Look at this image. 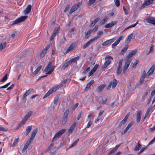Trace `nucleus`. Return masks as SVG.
<instances>
[{
    "mask_svg": "<svg viewBox=\"0 0 155 155\" xmlns=\"http://www.w3.org/2000/svg\"><path fill=\"white\" fill-rule=\"evenodd\" d=\"M28 18V16H21L18 18L16 20L11 22L10 25H14L16 24L19 23L25 20Z\"/></svg>",
    "mask_w": 155,
    "mask_h": 155,
    "instance_id": "f257e3e1",
    "label": "nucleus"
},
{
    "mask_svg": "<svg viewBox=\"0 0 155 155\" xmlns=\"http://www.w3.org/2000/svg\"><path fill=\"white\" fill-rule=\"evenodd\" d=\"M105 60H106V61L105 62L103 66V68H106L111 64V60H113V58L111 56L107 55L105 57Z\"/></svg>",
    "mask_w": 155,
    "mask_h": 155,
    "instance_id": "f03ea898",
    "label": "nucleus"
},
{
    "mask_svg": "<svg viewBox=\"0 0 155 155\" xmlns=\"http://www.w3.org/2000/svg\"><path fill=\"white\" fill-rule=\"evenodd\" d=\"M65 131V129H63L57 133L55 135L54 137H53L52 141H55L58 138L60 137L63 134Z\"/></svg>",
    "mask_w": 155,
    "mask_h": 155,
    "instance_id": "7ed1b4c3",
    "label": "nucleus"
},
{
    "mask_svg": "<svg viewBox=\"0 0 155 155\" xmlns=\"http://www.w3.org/2000/svg\"><path fill=\"white\" fill-rule=\"evenodd\" d=\"M32 113L33 112L31 111H30L27 113L24 116L23 120L21 121V124H25L27 120L31 116Z\"/></svg>",
    "mask_w": 155,
    "mask_h": 155,
    "instance_id": "20e7f679",
    "label": "nucleus"
},
{
    "mask_svg": "<svg viewBox=\"0 0 155 155\" xmlns=\"http://www.w3.org/2000/svg\"><path fill=\"white\" fill-rule=\"evenodd\" d=\"M117 83V80L115 79H114L112 81H111L110 83L107 86V89H110L111 87L113 89L115 88Z\"/></svg>",
    "mask_w": 155,
    "mask_h": 155,
    "instance_id": "39448f33",
    "label": "nucleus"
},
{
    "mask_svg": "<svg viewBox=\"0 0 155 155\" xmlns=\"http://www.w3.org/2000/svg\"><path fill=\"white\" fill-rule=\"evenodd\" d=\"M131 61L132 59H127V61L125 63L124 69L123 70V72L124 74L126 73V71L128 69Z\"/></svg>",
    "mask_w": 155,
    "mask_h": 155,
    "instance_id": "423d86ee",
    "label": "nucleus"
},
{
    "mask_svg": "<svg viewBox=\"0 0 155 155\" xmlns=\"http://www.w3.org/2000/svg\"><path fill=\"white\" fill-rule=\"evenodd\" d=\"M77 46V44L75 43H72L68 48L67 50L66 51L65 53L66 54L68 53L70 51L75 49L76 47Z\"/></svg>",
    "mask_w": 155,
    "mask_h": 155,
    "instance_id": "0eeeda50",
    "label": "nucleus"
},
{
    "mask_svg": "<svg viewBox=\"0 0 155 155\" xmlns=\"http://www.w3.org/2000/svg\"><path fill=\"white\" fill-rule=\"evenodd\" d=\"M153 0H146L144 2L142 5L141 7L144 8L146 6L150 5L153 3Z\"/></svg>",
    "mask_w": 155,
    "mask_h": 155,
    "instance_id": "6e6552de",
    "label": "nucleus"
},
{
    "mask_svg": "<svg viewBox=\"0 0 155 155\" xmlns=\"http://www.w3.org/2000/svg\"><path fill=\"white\" fill-rule=\"evenodd\" d=\"M50 46V45L49 44L45 48V49H43L41 53V54H40V56L41 57H43L45 56V54L46 53L47 51L49 48Z\"/></svg>",
    "mask_w": 155,
    "mask_h": 155,
    "instance_id": "1a4fd4ad",
    "label": "nucleus"
},
{
    "mask_svg": "<svg viewBox=\"0 0 155 155\" xmlns=\"http://www.w3.org/2000/svg\"><path fill=\"white\" fill-rule=\"evenodd\" d=\"M38 130V128H37L34 129L33 131L32 132L31 135V137L30 139H28L29 140H30V141H32L33 140L34 138H35V136L36 134H37V132Z\"/></svg>",
    "mask_w": 155,
    "mask_h": 155,
    "instance_id": "9d476101",
    "label": "nucleus"
},
{
    "mask_svg": "<svg viewBox=\"0 0 155 155\" xmlns=\"http://www.w3.org/2000/svg\"><path fill=\"white\" fill-rule=\"evenodd\" d=\"M117 23V22L116 21H112L111 23L106 25L105 27L107 28H111L114 26Z\"/></svg>",
    "mask_w": 155,
    "mask_h": 155,
    "instance_id": "9b49d317",
    "label": "nucleus"
},
{
    "mask_svg": "<svg viewBox=\"0 0 155 155\" xmlns=\"http://www.w3.org/2000/svg\"><path fill=\"white\" fill-rule=\"evenodd\" d=\"M95 41L93 38L91 39L88 42L86 43L83 47V49H84L88 47L92 43Z\"/></svg>",
    "mask_w": 155,
    "mask_h": 155,
    "instance_id": "f8f14e48",
    "label": "nucleus"
},
{
    "mask_svg": "<svg viewBox=\"0 0 155 155\" xmlns=\"http://www.w3.org/2000/svg\"><path fill=\"white\" fill-rule=\"evenodd\" d=\"M59 29L58 28H55L51 37V40H53L56 35L58 33Z\"/></svg>",
    "mask_w": 155,
    "mask_h": 155,
    "instance_id": "ddd939ff",
    "label": "nucleus"
},
{
    "mask_svg": "<svg viewBox=\"0 0 155 155\" xmlns=\"http://www.w3.org/2000/svg\"><path fill=\"white\" fill-rule=\"evenodd\" d=\"M146 21L148 23L154 25L155 22V18L152 17H150L146 19Z\"/></svg>",
    "mask_w": 155,
    "mask_h": 155,
    "instance_id": "4468645a",
    "label": "nucleus"
},
{
    "mask_svg": "<svg viewBox=\"0 0 155 155\" xmlns=\"http://www.w3.org/2000/svg\"><path fill=\"white\" fill-rule=\"evenodd\" d=\"M137 52V50H134L132 51L129 54H128L127 57V59H132L131 58L132 57L134 54H135Z\"/></svg>",
    "mask_w": 155,
    "mask_h": 155,
    "instance_id": "2eb2a0df",
    "label": "nucleus"
},
{
    "mask_svg": "<svg viewBox=\"0 0 155 155\" xmlns=\"http://www.w3.org/2000/svg\"><path fill=\"white\" fill-rule=\"evenodd\" d=\"M31 7L32 6L31 5H28L24 11L25 14L26 15L29 14L31 11Z\"/></svg>",
    "mask_w": 155,
    "mask_h": 155,
    "instance_id": "dca6fc26",
    "label": "nucleus"
},
{
    "mask_svg": "<svg viewBox=\"0 0 155 155\" xmlns=\"http://www.w3.org/2000/svg\"><path fill=\"white\" fill-rule=\"evenodd\" d=\"M30 140H28L25 144L23 149L22 150V152L24 153L25 152V151L27 150V148H28L29 145L31 143Z\"/></svg>",
    "mask_w": 155,
    "mask_h": 155,
    "instance_id": "f3484780",
    "label": "nucleus"
},
{
    "mask_svg": "<svg viewBox=\"0 0 155 155\" xmlns=\"http://www.w3.org/2000/svg\"><path fill=\"white\" fill-rule=\"evenodd\" d=\"M141 111H138L137 112L136 117H137V119L136 120L137 122V123H139L140 120L141 119Z\"/></svg>",
    "mask_w": 155,
    "mask_h": 155,
    "instance_id": "a211bd4d",
    "label": "nucleus"
},
{
    "mask_svg": "<svg viewBox=\"0 0 155 155\" xmlns=\"http://www.w3.org/2000/svg\"><path fill=\"white\" fill-rule=\"evenodd\" d=\"M105 86V84H102L98 86L97 88V92L98 93L101 92L103 90Z\"/></svg>",
    "mask_w": 155,
    "mask_h": 155,
    "instance_id": "6ab92c4d",
    "label": "nucleus"
},
{
    "mask_svg": "<svg viewBox=\"0 0 155 155\" xmlns=\"http://www.w3.org/2000/svg\"><path fill=\"white\" fill-rule=\"evenodd\" d=\"M52 63L51 61H50L48 63L47 65V66L46 67L45 69V72H48L50 70V69H51V67H52Z\"/></svg>",
    "mask_w": 155,
    "mask_h": 155,
    "instance_id": "aec40b11",
    "label": "nucleus"
},
{
    "mask_svg": "<svg viewBox=\"0 0 155 155\" xmlns=\"http://www.w3.org/2000/svg\"><path fill=\"white\" fill-rule=\"evenodd\" d=\"M129 115L127 114L126 115L124 118L123 120H122L120 122L119 124V126H121L122 125H124L125 124L127 120V119L128 118Z\"/></svg>",
    "mask_w": 155,
    "mask_h": 155,
    "instance_id": "412c9836",
    "label": "nucleus"
},
{
    "mask_svg": "<svg viewBox=\"0 0 155 155\" xmlns=\"http://www.w3.org/2000/svg\"><path fill=\"white\" fill-rule=\"evenodd\" d=\"M103 32L102 31H99L97 33V37L93 38L95 41L100 38L101 35H103Z\"/></svg>",
    "mask_w": 155,
    "mask_h": 155,
    "instance_id": "4be33fe9",
    "label": "nucleus"
},
{
    "mask_svg": "<svg viewBox=\"0 0 155 155\" xmlns=\"http://www.w3.org/2000/svg\"><path fill=\"white\" fill-rule=\"evenodd\" d=\"M76 125V123L74 122L73 124L70 127L69 129L68 130V133H71L73 130L74 129Z\"/></svg>",
    "mask_w": 155,
    "mask_h": 155,
    "instance_id": "5701e85b",
    "label": "nucleus"
},
{
    "mask_svg": "<svg viewBox=\"0 0 155 155\" xmlns=\"http://www.w3.org/2000/svg\"><path fill=\"white\" fill-rule=\"evenodd\" d=\"M114 39V38H112V39H110V40L106 41L104 42L102 44V45L103 46H105L109 45V44L112 42L113 41Z\"/></svg>",
    "mask_w": 155,
    "mask_h": 155,
    "instance_id": "b1692460",
    "label": "nucleus"
},
{
    "mask_svg": "<svg viewBox=\"0 0 155 155\" xmlns=\"http://www.w3.org/2000/svg\"><path fill=\"white\" fill-rule=\"evenodd\" d=\"M121 144H120L117 145L113 149L109 152V154H110L111 153L115 152L117 150L118 147L121 145Z\"/></svg>",
    "mask_w": 155,
    "mask_h": 155,
    "instance_id": "393cba45",
    "label": "nucleus"
},
{
    "mask_svg": "<svg viewBox=\"0 0 155 155\" xmlns=\"http://www.w3.org/2000/svg\"><path fill=\"white\" fill-rule=\"evenodd\" d=\"M121 144H120L117 145L113 149L109 152V154H110L111 153L115 152L117 150L118 147L121 145Z\"/></svg>",
    "mask_w": 155,
    "mask_h": 155,
    "instance_id": "a878e982",
    "label": "nucleus"
},
{
    "mask_svg": "<svg viewBox=\"0 0 155 155\" xmlns=\"http://www.w3.org/2000/svg\"><path fill=\"white\" fill-rule=\"evenodd\" d=\"M133 36V33H131L129 35L125 40V43H128L131 41Z\"/></svg>",
    "mask_w": 155,
    "mask_h": 155,
    "instance_id": "bb28decb",
    "label": "nucleus"
},
{
    "mask_svg": "<svg viewBox=\"0 0 155 155\" xmlns=\"http://www.w3.org/2000/svg\"><path fill=\"white\" fill-rule=\"evenodd\" d=\"M70 65H71V64L70 63V62L68 61L64 64L63 67H62L61 69L63 70H64Z\"/></svg>",
    "mask_w": 155,
    "mask_h": 155,
    "instance_id": "cd10ccee",
    "label": "nucleus"
},
{
    "mask_svg": "<svg viewBox=\"0 0 155 155\" xmlns=\"http://www.w3.org/2000/svg\"><path fill=\"white\" fill-rule=\"evenodd\" d=\"M154 70V68L151 67L148 71L147 73V77H148L150 75L153 74V71Z\"/></svg>",
    "mask_w": 155,
    "mask_h": 155,
    "instance_id": "c85d7f7f",
    "label": "nucleus"
},
{
    "mask_svg": "<svg viewBox=\"0 0 155 155\" xmlns=\"http://www.w3.org/2000/svg\"><path fill=\"white\" fill-rule=\"evenodd\" d=\"M94 82V80H91L90 82L87 83V84L86 87L85 88V90L87 89L90 88L91 85Z\"/></svg>",
    "mask_w": 155,
    "mask_h": 155,
    "instance_id": "c756f323",
    "label": "nucleus"
},
{
    "mask_svg": "<svg viewBox=\"0 0 155 155\" xmlns=\"http://www.w3.org/2000/svg\"><path fill=\"white\" fill-rule=\"evenodd\" d=\"M141 147V145L139 143V142L137 143V144L136 145L135 147L134 148V150L136 151H138L139 149Z\"/></svg>",
    "mask_w": 155,
    "mask_h": 155,
    "instance_id": "7c9ffc66",
    "label": "nucleus"
},
{
    "mask_svg": "<svg viewBox=\"0 0 155 155\" xmlns=\"http://www.w3.org/2000/svg\"><path fill=\"white\" fill-rule=\"evenodd\" d=\"M41 66H40L37 68L33 72L32 74H33L34 75H35L38 73V72L41 69Z\"/></svg>",
    "mask_w": 155,
    "mask_h": 155,
    "instance_id": "2f4dec72",
    "label": "nucleus"
},
{
    "mask_svg": "<svg viewBox=\"0 0 155 155\" xmlns=\"http://www.w3.org/2000/svg\"><path fill=\"white\" fill-rule=\"evenodd\" d=\"M100 20L99 18H97L94 20L92 21L90 26H93L99 20Z\"/></svg>",
    "mask_w": 155,
    "mask_h": 155,
    "instance_id": "473e14b6",
    "label": "nucleus"
},
{
    "mask_svg": "<svg viewBox=\"0 0 155 155\" xmlns=\"http://www.w3.org/2000/svg\"><path fill=\"white\" fill-rule=\"evenodd\" d=\"M55 66H53L51 67V69L50 70L46 73V74L47 75H49L51 74L53 71H54V69L55 68Z\"/></svg>",
    "mask_w": 155,
    "mask_h": 155,
    "instance_id": "72a5a7b5",
    "label": "nucleus"
},
{
    "mask_svg": "<svg viewBox=\"0 0 155 155\" xmlns=\"http://www.w3.org/2000/svg\"><path fill=\"white\" fill-rule=\"evenodd\" d=\"M146 76H145L144 74H143L140 77L139 83L140 84L142 83L143 82Z\"/></svg>",
    "mask_w": 155,
    "mask_h": 155,
    "instance_id": "f704fd0d",
    "label": "nucleus"
},
{
    "mask_svg": "<svg viewBox=\"0 0 155 155\" xmlns=\"http://www.w3.org/2000/svg\"><path fill=\"white\" fill-rule=\"evenodd\" d=\"M6 43L4 42L3 43H1L0 44V51H2L3 49L5 48L6 45Z\"/></svg>",
    "mask_w": 155,
    "mask_h": 155,
    "instance_id": "c9c22d12",
    "label": "nucleus"
},
{
    "mask_svg": "<svg viewBox=\"0 0 155 155\" xmlns=\"http://www.w3.org/2000/svg\"><path fill=\"white\" fill-rule=\"evenodd\" d=\"M32 129V126H28L26 129V135H28Z\"/></svg>",
    "mask_w": 155,
    "mask_h": 155,
    "instance_id": "e433bc0d",
    "label": "nucleus"
},
{
    "mask_svg": "<svg viewBox=\"0 0 155 155\" xmlns=\"http://www.w3.org/2000/svg\"><path fill=\"white\" fill-rule=\"evenodd\" d=\"M128 48V46H127L124 47L121 50L120 53V54H123L126 52Z\"/></svg>",
    "mask_w": 155,
    "mask_h": 155,
    "instance_id": "4c0bfd02",
    "label": "nucleus"
},
{
    "mask_svg": "<svg viewBox=\"0 0 155 155\" xmlns=\"http://www.w3.org/2000/svg\"><path fill=\"white\" fill-rule=\"evenodd\" d=\"M61 86H57L55 87H52L51 89L50 90H51V91H52V93L53 92H54L56 91L57 89H58Z\"/></svg>",
    "mask_w": 155,
    "mask_h": 155,
    "instance_id": "58836bf2",
    "label": "nucleus"
},
{
    "mask_svg": "<svg viewBox=\"0 0 155 155\" xmlns=\"http://www.w3.org/2000/svg\"><path fill=\"white\" fill-rule=\"evenodd\" d=\"M108 18L106 16L100 22L101 25H103L105 24L108 20Z\"/></svg>",
    "mask_w": 155,
    "mask_h": 155,
    "instance_id": "ea45409f",
    "label": "nucleus"
},
{
    "mask_svg": "<svg viewBox=\"0 0 155 155\" xmlns=\"http://www.w3.org/2000/svg\"><path fill=\"white\" fill-rule=\"evenodd\" d=\"M79 139H77L71 145V146H70L68 148L69 149V148H70L71 147H72L75 146L77 143H78V142L79 141Z\"/></svg>",
    "mask_w": 155,
    "mask_h": 155,
    "instance_id": "a19ab883",
    "label": "nucleus"
},
{
    "mask_svg": "<svg viewBox=\"0 0 155 155\" xmlns=\"http://www.w3.org/2000/svg\"><path fill=\"white\" fill-rule=\"evenodd\" d=\"M79 139H77L71 145V146H70L68 148L69 149V148H70L71 147H72L75 146L77 143H78V142L79 141Z\"/></svg>",
    "mask_w": 155,
    "mask_h": 155,
    "instance_id": "79ce46f5",
    "label": "nucleus"
},
{
    "mask_svg": "<svg viewBox=\"0 0 155 155\" xmlns=\"http://www.w3.org/2000/svg\"><path fill=\"white\" fill-rule=\"evenodd\" d=\"M123 59L122 58L121 59L119 63H118V66L117 69H119L120 70H122L121 68V66L122 64Z\"/></svg>",
    "mask_w": 155,
    "mask_h": 155,
    "instance_id": "37998d69",
    "label": "nucleus"
},
{
    "mask_svg": "<svg viewBox=\"0 0 155 155\" xmlns=\"http://www.w3.org/2000/svg\"><path fill=\"white\" fill-rule=\"evenodd\" d=\"M92 32L91 30H89L86 34L85 35V37L86 38H88L90 35L91 34Z\"/></svg>",
    "mask_w": 155,
    "mask_h": 155,
    "instance_id": "c03bdc74",
    "label": "nucleus"
},
{
    "mask_svg": "<svg viewBox=\"0 0 155 155\" xmlns=\"http://www.w3.org/2000/svg\"><path fill=\"white\" fill-rule=\"evenodd\" d=\"M7 74H6L2 79L0 80V82H4L7 79Z\"/></svg>",
    "mask_w": 155,
    "mask_h": 155,
    "instance_id": "a18cd8bd",
    "label": "nucleus"
},
{
    "mask_svg": "<svg viewBox=\"0 0 155 155\" xmlns=\"http://www.w3.org/2000/svg\"><path fill=\"white\" fill-rule=\"evenodd\" d=\"M31 90H28L24 94L22 97L23 98H24L26 97L31 93Z\"/></svg>",
    "mask_w": 155,
    "mask_h": 155,
    "instance_id": "49530a36",
    "label": "nucleus"
},
{
    "mask_svg": "<svg viewBox=\"0 0 155 155\" xmlns=\"http://www.w3.org/2000/svg\"><path fill=\"white\" fill-rule=\"evenodd\" d=\"M52 93V91H51V90H49L46 94L44 95V96L43 98L44 99L45 98H46L48 96H49L50 94H51Z\"/></svg>",
    "mask_w": 155,
    "mask_h": 155,
    "instance_id": "de8ad7c7",
    "label": "nucleus"
},
{
    "mask_svg": "<svg viewBox=\"0 0 155 155\" xmlns=\"http://www.w3.org/2000/svg\"><path fill=\"white\" fill-rule=\"evenodd\" d=\"M148 145L146 146V147H143L140 150L138 153V155H140V154L142 152H143L148 147Z\"/></svg>",
    "mask_w": 155,
    "mask_h": 155,
    "instance_id": "09e8293b",
    "label": "nucleus"
},
{
    "mask_svg": "<svg viewBox=\"0 0 155 155\" xmlns=\"http://www.w3.org/2000/svg\"><path fill=\"white\" fill-rule=\"evenodd\" d=\"M19 140V138H17L14 141V142L12 144V147H14L18 143V141Z\"/></svg>",
    "mask_w": 155,
    "mask_h": 155,
    "instance_id": "8fccbe9b",
    "label": "nucleus"
},
{
    "mask_svg": "<svg viewBox=\"0 0 155 155\" xmlns=\"http://www.w3.org/2000/svg\"><path fill=\"white\" fill-rule=\"evenodd\" d=\"M138 24V21H137L135 24L132 25H130L128 27H127V28H125L124 30H127V29H129V28H132V27H134Z\"/></svg>",
    "mask_w": 155,
    "mask_h": 155,
    "instance_id": "3c124183",
    "label": "nucleus"
},
{
    "mask_svg": "<svg viewBox=\"0 0 155 155\" xmlns=\"http://www.w3.org/2000/svg\"><path fill=\"white\" fill-rule=\"evenodd\" d=\"M76 10V8H74L73 7V6L71 8L69 12V14L71 15L72 13H73Z\"/></svg>",
    "mask_w": 155,
    "mask_h": 155,
    "instance_id": "603ef678",
    "label": "nucleus"
},
{
    "mask_svg": "<svg viewBox=\"0 0 155 155\" xmlns=\"http://www.w3.org/2000/svg\"><path fill=\"white\" fill-rule=\"evenodd\" d=\"M76 10V8H74L73 7V6L71 8L69 12V14L71 15L72 13H73Z\"/></svg>",
    "mask_w": 155,
    "mask_h": 155,
    "instance_id": "864d4df0",
    "label": "nucleus"
},
{
    "mask_svg": "<svg viewBox=\"0 0 155 155\" xmlns=\"http://www.w3.org/2000/svg\"><path fill=\"white\" fill-rule=\"evenodd\" d=\"M76 10V8H74L73 7V6L71 8L69 12V14L71 15L72 13H73Z\"/></svg>",
    "mask_w": 155,
    "mask_h": 155,
    "instance_id": "5fc2aeb1",
    "label": "nucleus"
},
{
    "mask_svg": "<svg viewBox=\"0 0 155 155\" xmlns=\"http://www.w3.org/2000/svg\"><path fill=\"white\" fill-rule=\"evenodd\" d=\"M76 10V8H74L73 7V6L71 8L69 12V14L71 15L72 13H73Z\"/></svg>",
    "mask_w": 155,
    "mask_h": 155,
    "instance_id": "6e6d98bb",
    "label": "nucleus"
},
{
    "mask_svg": "<svg viewBox=\"0 0 155 155\" xmlns=\"http://www.w3.org/2000/svg\"><path fill=\"white\" fill-rule=\"evenodd\" d=\"M139 61V60L138 59L136 60V61L134 62V63L133 64L132 67L135 68H136L137 64L138 62Z\"/></svg>",
    "mask_w": 155,
    "mask_h": 155,
    "instance_id": "4d7b16f0",
    "label": "nucleus"
},
{
    "mask_svg": "<svg viewBox=\"0 0 155 155\" xmlns=\"http://www.w3.org/2000/svg\"><path fill=\"white\" fill-rule=\"evenodd\" d=\"M90 70V67H89L87 68L82 73L84 74H86Z\"/></svg>",
    "mask_w": 155,
    "mask_h": 155,
    "instance_id": "13d9d810",
    "label": "nucleus"
},
{
    "mask_svg": "<svg viewBox=\"0 0 155 155\" xmlns=\"http://www.w3.org/2000/svg\"><path fill=\"white\" fill-rule=\"evenodd\" d=\"M80 5V2H78L75 4L73 6V7L74 8H76V10H77L79 7Z\"/></svg>",
    "mask_w": 155,
    "mask_h": 155,
    "instance_id": "bf43d9fd",
    "label": "nucleus"
},
{
    "mask_svg": "<svg viewBox=\"0 0 155 155\" xmlns=\"http://www.w3.org/2000/svg\"><path fill=\"white\" fill-rule=\"evenodd\" d=\"M80 5V2H78L75 4L73 6V7L74 8H76V10H77L79 7Z\"/></svg>",
    "mask_w": 155,
    "mask_h": 155,
    "instance_id": "052dcab7",
    "label": "nucleus"
},
{
    "mask_svg": "<svg viewBox=\"0 0 155 155\" xmlns=\"http://www.w3.org/2000/svg\"><path fill=\"white\" fill-rule=\"evenodd\" d=\"M154 46L153 44H151L149 52L147 54H148L150 52H153V48Z\"/></svg>",
    "mask_w": 155,
    "mask_h": 155,
    "instance_id": "680f3d73",
    "label": "nucleus"
},
{
    "mask_svg": "<svg viewBox=\"0 0 155 155\" xmlns=\"http://www.w3.org/2000/svg\"><path fill=\"white\" fill-rule=\"evenodd\" d=\"M114 2L115 5L117 6L118 7L120 6V3L119 0H114Z\"/></svg>",
    "mask_w": 155,
    "mask_h": 155,
    "instance_id": "e2e57ef3",
    "label": "nucleus"
},
{
    "mask_svg": "<svg viewBox=\"0 0 155 155\" xmlns=\"http://www.w3.org/2000/svg\"><path fill=\"white\" fill-rule=\"evenodd\" d=\"M69 112V109H67L66 110L65 112H64V116L66 117H68V115Z\"/></svg>",
    "mask_w": 155,
    "mask_h": 155,
    "instance_id": "0e129e2a",
    "label": "nucleus"
},
{
    "mask_svg": "<svg viewBox=\"0 0 155 155\" xmlns=\"http://www.w3.org/2000/svg\"><path fill=\"white\" fill-rule=\"evenodd\" d=\"M96 0H89L88 2V4L89 5H90L93 4Z\"/></svg>",
    "mask_w": 155,
    "mask_h": 155,
    "instance_id": "69168bd1",
    "label": "nucleus"
},
{
    "mask_svg": "<svg viewBox=\"0 0 155 155\" xmlns=\"http://www.w3.org/2000/svg\"><path fill=\"white\" fill-rule=\"evenodd\" d=\"M98 65L97 64H96L94 66V67L93 69L92 70V71H93L94 72L96 71L98 67Z\"/></svg>",
    "mask_w": 155,
    "mask_h": 155,
    "instance_id": "338daca9",
    "label": "nucleus"
},
{
    "mask_svg": "<svg viewBox=\"0 0 155 155\" xmlns=\"http://www.w3.org/2000/svg\"><path fill=\"white\" fill-rule=\"evenodd\" d=\"M92 121H89L88 122V124H87V126L86 127V128H89V127H90L91 126V125H92Z\"/></svg>",
    "mask_w": 155,
    "mask_h": 155,
    "instance_id": "774afa93",
    "label": "nucleus"
}]
</instances>
